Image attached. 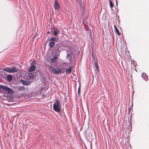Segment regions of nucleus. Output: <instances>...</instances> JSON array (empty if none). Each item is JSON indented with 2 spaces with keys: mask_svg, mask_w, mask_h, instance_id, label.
Segmentation results:
<instances>
[{
  "mask_svg": "<svg viewBox=\"0 0 149 149\" xmlns=\"http://www.w3.org/2000/svg\"><path fill=\"white\" fill-rule=\"evenodd\" d=\"M49 33V32H47V33Z\"/></svg>",
  "mask_w": 149,
  "mask_h": 149,
  "instance_id": "nucleus-25",
  "label": "nucleus"
},
{
  "mask_svg": "<svg viewBox=\"0 0 149 149\" xmlns=\"http://www.w3.org/2000/svg\"><path fill=\"white\" fill-rule=\"evenodd\" d=\"M110 7L112 8L113 7V5L112 3V1H111V0H110Z\"/></svg>",
  "mask_w": 149,
  "mask_h": 149,
  "instance_id": "nucleus-19",
  "label": "nucleus"
},
{
  "mask_svg": "<svg viewBox=\"0 0 149 149\" xmlns=\"http://www.w3.org/2000/svg\"><path fill=\"white\" fill-rule=\"evenodd\" d=\"M49 69L53 73L55 74H58L61 71L59 69H55L53 68L51 66H49Z\"/></svg>",
  "mask_w": 149,
  "mask_h": 149,
  "instance_id": "nucleus-2",
  "label": "nucleus"
},
{
  "mask_svg": "<svg viewBox=\"0 0 149 149\" xmlns=\"http://www.w3.org/2000/svg\"><path fill=\"white\" fill-rule=\"evenodd\" d=\"M20 81L22 83V84L25 86L29 85H30L31 83L30 81H25L22 79H21Z\"/></svg>",
  "mask_w": 149,
  "mask_h": 149,
  "instance_id": "nucleus-6",
  "label": "nucleus"
},
{
  "mask_svg": "<svg viewBox=\"0 0 149 149\" xmlns=\"http://www.w3.org/2000/svg\"><path fill=\"white\" fill-rule=\"evenodd\" d=\"M59 32L58 29H56L53 32V34L55 36H57L58 35V33Z\"/></svg>",
  "mask_w": 149,
  "mask_h": 149,
  "instance_id": "nucleus-9",
  "label": "nucleus"
},
{
  "mask_svg": "<svg viewBox=\"0 0 149 149\" xmlns=\"http://www.w3.org/2000/svg\"><path fill=\"white\" fill-rule=\"evenodd\" d=\"M17 71V70L16 68L14 67L13 68H10V73H13Z\"/></svg>",
  "mask_w": 149,
  "mask_h": 149,
  "instance_id": "nucleus-8",
  "label": "nucleus"
},
{
  "mask_svg": "<svg viewBox=\"0 0 149 149\" xmlns=\"http://www.w3.org/2000/svg\"><path fill=\"white\" fill-rule=\"evenodd\" d=\"M29 76L30 78H32L33 77L34 75L32 73H30L29 74Z\"/></svg>",
  "mask_w": 149,
  "mask_h": 149,
  "instance_id": "nucleus-16",
  "label": "nucleus"
},
{
  "mask_svg": "<svg viewBox=\"0 0 149 149\" xmlns=\"http://www.w3.org/2000/svg\"><path fill=\"white\" fill-rule=\"evenodd\" d=\"M35 61H33V63H32V65L31 66L29 69V72L35 70L36 68V67L34 65L35 64Z\"/></svg>",
  "mask_w": 149,
  "mask_h": 149,
  "instance_id": "nucleus-4",
  "label": "nucleus"
},
{
  "mask_svg": "<svg viewBox=\"0 0 149 149\" xmlns=\"http://www.w3.org/2000/svg\"><path fill=\"white\" fill-rule=\"evenodd\" d=\"M72 67V66L66 69V73H67L68 74L71 71Z\"/></svg>",
  "mask_w": 149,
  "mask_h": 149,
  "instance_id": "nucleus-10",
  "label": "nucleus"
},
{
  "mask_svg": "<svg viewBox=\"0 0 149 149\" xmlns=\"http://www.w3.org/2000/svg\"><path fill=\"white\" fill-rule=\"evenodd\" d=\"M5 86H3L1 85H0V88H1L3 89V87H5Z\"/></svg>",
  "mask_w": 149,
  "mask_h": 149,
  "instance_id": "nucleus-21",
  "label": "nucleus"
},
{
  "mask_svg": "<svg viewBox=\"0 0 149 149\" xmlns=\"http://www.w3.org/2000/svg\"><path fill=\"white\" fill-rule=\"evenodd\" d=\"M57 59V57L55 56L51 59L52 62H55Z\"/></svg>",
  "mask_w": 149,
  "mask_h": 149,
  "instance_id": "nucleus-14",
  "label": "nucleus"
},
{
  "mask_svg": "<svg viewBox=\"0 0 149 149\" xmlns=\"http://www.w3.org/2000/svg\"><path fill=\"white\" fill-rule=\"evenodd\" d=\"M51 40L52 41H55L56 40V38L55 37L52 36L51 37Z\"/></svg>",
  "mask_w": 149,
  "mask_h": 149,
  "instance_id": "nucleus-20",
  "label": "nucleus"
},
{
  "mask_svg": "<svg viewBox=\"0 0 149 149\" xmlns=\"http://www.w3.org/2000/svg\"><path fill=\"white\" fill-rule=\"evenodd\" d=\"M54 7L55 9L57 10L60 8L59 3H58L56 0H55Z\"/></svg>",
  "mask_w": 149,
  "mask_h": 149,
  "instance_id": "nucleus-5",
  "label": "nucleus"
},
{
  "mask_svg": "<svg viewBox=\"0 0 149 149\" xmlns=\"http://www.w3.org/2000/svg\"><path fill=\"white\" fill-rule=\"evenodd\" d=\"M80 87H79L78 88V94L80 93Z\"/></svg>",
  "mask_w": 149,
  "mask_h": 149,
  "instance_id": "nucleus-22",
  "label": "nucleus"
},
{
  "mask_svg": "<svg viewBox=\"0 0 149 149\" xmlns=\"http://www.w3.org/2000/svg\"><path fill=\"white\" fill-rule=\"evenodd\" d=\"M7 79L9 81H10L12 79V76L10 75H8L7 76Z\"/></svg>",
  "mask_w": 149,
  "mask_h": 149,
  "instance_id": "nucleus-12",
  "label": "nucleus"
},
{
  "mask_svg": "<svg viewBox=\"0 0 149 149\" xmlns=\"http://www.w3.org/2000/svg\"><path fill=\"white\" fill-rule=\"evenodd\" d=\"M116 32L117 33L118 36H120V33L119 32V31L118 29L117 28L115 29Z\"/></svg>",
  "mask_w": 149,
  "mask_h": 149,
  "instance_id": "nucleus-17",
  "label": "nucleus"
},
{
  "mask_svg": "<svg viewBox=\"0 0 149 149\" xmlns=\"http://www.w3.org/2000/svg\"><path fill=\"white\" fill-rule=\"evenodd\" d=\"M94 66L96 69H98V63L96 61L95 62Z\"/></svg>",
  "mask_w": 149,
  "mask_h": 149,
  "instance_id": "nucleus-15",
  "label": "nucleus"
},
{
  "mask_svg": "<svg viewBox=\"0 0 149 149\" xmlns=\"http://www.w3.org/2000/svg\"><path fill=\"white\" fill-rule=\"evenodd\" d=\"M3 89L6 91L8 94H13L14 92L10 88L7 87L6 86L3 87Z\"/></svg>",
  "mask_w": 149,
  "mask_h": 149,
  "instance_id": "nucleus-3",
  "label": "nucleus"
},
{
  "mask_svg": "<svg viewBox=\"0 0 149 149\" xmlns=\"http://www.w3.org/2000/svg\"><path fill=\"white\" fill-rule=\"evenodd\" d=\"M142 77L145 80H148V77L146 74L144 73H143L141 75Z\"/></svg>",
  "mask_w": 149,
  "mask_h": 149,
  "instance_id": "nucleus-7",
  "label": "nucleus"
},
{
  "mask_svg": "<svg viewBox=\"0 0 149 149\" xmlns=\"http://www.w3.org/2000/svg\"><path fill=\"white\" fill-rule=\"evenodd\" d=\"M61 105L60 100H55V102L53 104V107L54 110L56 112H59L61 111L60 109Z\"/></svg>",
  "mask_w": 149,
  "mask_h": 149,
  "instance_id": "nucleus-1",
  "label": "nucleus"
},
{
  "mask_svg": "<svg viewBox=\"0 0 149 149\" xmlns=\"http://www.w3.org/2000/svg\"><path fill=\"white\" fill-rule=\"evenodd\" d=\"M24 87L23 86L19 87L18 89V90L19 91L23 90L24 89Z\"/></svg>",
  "mask_w": 149,
  "mask_h": 149,
  "instance_id": "nucleus-18",
  "label": "nucleus"
},
{
  "mask_svg": "<svg viewBox=\"0 0 149 149\" xmlns=\"http://www.w3.org/2000/svg\"><path fill=\"white\" fill-rule=\"evenodd\" d=\"M114 27L115 29H116L117 28V27L115 25H114Z\"/></svg>",
  "mask_w": 149,
  "mask_h": 149,
  "instance_id": "nucleus-23",
  "label": "nucleus"
},
{
  "mask_svg": "<svg viewBox=\"0 0 149 149\" xmlns=\"http://www.w3.org/2000/svg\"><path fill=\"white\" fill-rule=\"evenodd\" d=\"M54 44H55V43L53 41L49 43V45H50V47L51 48H52L53 47V46L54 45Z\"/></svg>",
  "mask_w": 149,
  "mask_h": 149,
  "instance_id": "nucleus-13",
  "label": "nucleus"
},
{
  "mask_svg": "<svg viewBox=\"0 0 149 149\" xmlns=\"http://www.w3.org/2000/svg\"><path fill=\"white\" fill-rule=\"evenodd\" d=\"M69 54H68L67 55V58H68V57L69 56Z\"/></svg>",
  "mask_w": 149,
  "mask_h": 149,
  "instance_id": "nucleus-24",
  "label": "nucleus"
},
{
  "mask_svg": "<svg viewBox=\"0 0 149 149\" xmlns=\"http://www.w3.org/2000/svg\"><path fill=\"white\" fill-rule=\"evenodd\" d=\"M3 70L6 72L10 73V68H4Z\"/></svg>",
  "mask_w": 149,
  "mask_h": 149,
  "instance_id": "nucleus-11",
  "label": "nucleus"
}]
</instances>
